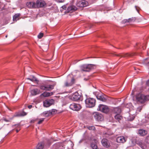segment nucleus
I'll return each instance as SVG.
<instances>
[{"label": "nucleus", "instance_id": "8fccbe9b", "mask_svg": "<svg viewBox=\"0 0 149 149\" xmlns=\"http://www.w3.org/2000/svg\"><path fill=\"white\" fill-rule=\"evenodd\" d=\"M17 125L18 126L19 125H14L13 126H16Z\"/></svg>", "mask_w": 149, "mask_h": 149}, {"label": "nucleus", "instance_id": "37998d69", "mask_svg": "<svg viewBox=\"0 0 149 149\" xmlns=\"http://www.w3.org/2000/svg\"><path fill=\"white\" fill-rule=\"evenodd\" d=\"M83 141V139H81V140L79 142V143H81V142H82Z\"/></svg>", "mask_w": 149, "mask_h": 149}, {"label": "nucleus", "instance_id": "a211bd4d", "mask_svg": "<svg viewBox=\"0 0 149 149\" xmlns=\"http://www.w3.org/2000/svg\"><path fill=\"white\" fill-rule=\"evenodd\" d=\"M26 79L30 80L32 82H34V81H38L36 78L33 75H31L29 77L26 78Z\"/></svg>", "mask_w": 149, "mask_h": 149}, {"label": "nucleus", "instance_id": "ddd939ff", "mask_svg": "<svg viewBox=\"0 0 149 149\" xmlns=\"http://www.w3.org/2000/svg\"><path fill=\"white\" fill-rule=\"evenodd\" d=\"M27 6L30 8H36V3L33 1H29L26 3Z\"/></svg>", "mask_w": 149, "mask_h": 149}, {"label": "nucleus", "instance_id": "a878e982", "mask_svg": "<svg viewBox=\"0 0 149 149\" xmlns=\"http://www.w3.org/2000/svg\"><path fill=\"white\" fill-rule=\"evenodd\" d=\"M115 119L118 121L121 120L122 118L120 114H116L114 116Z\"/></svg>", "mask_w": 149, "mask_h": 149}, {"label": "nucleus", "instance_id": "aec40b11", "mask_svg": "<svg viewBox=\"0 0 149 149\" xmlns=\"http://www.w3.org/2000/svg\"><path fill=\"white\" fill-rule=\"evenodd\" d=\"M96 97L98 100L103 102H105L107 100V98L102 95H97Z\"/></svg>", "mask_w": 149, "mask_h": 149}, {"label": "nucleus", "instance_id": "2eb2a0df", "mask_svg": "<svg viewBox=\"0 0 149 149\" xmlns=\"http://www.w3.org/2000/svg\"><path fill=\"white\" fill-rule=\"evenodd\" d=\"M40 90L38 89H34L31 91V93L32 95H35L40 93Z\"/></svg>", "mask_w": 149, "mask_h": 149}, {"label": "nucleus", "instance_id": "dca6fc26", "mask_svg": "<svg viewBox=\"0 0 149 149\" xmlns=\"http://www.w3.org/2000/svg\"><path fill=\"white\" fill-rule=\"evenodd\" d=\"M74 79L73 78L70 81H66L65 83V86L68 87L72 86L74 83Z\"/></svg>", "mask_w": 149, "mask_h": 149}, {"label": "nucleus", "instance_id": "f03ea898", "mask_svg": "<svg viewBox=\"0 0 149 149\" xmlns=\"http://www.w3.org/2000/svg\"><path fill=\"white\" fill-rule=\"evenodd\" d=\"M86 106L88 108H92L95 105V100L93 98H88L85 101Z\"/></svg>", "mask_w": 149, "mask_h": 149}, {"label": "nucleus", "instance_id": "c756f323", "mask_svg": "<svg viewBox=\"0 0 149 149\" xmlns=\"http://www.w3.org/2000/svg\"><path fill=\"white\" fill-rule=\"evenodd\" d=\"M49 92H44L40 95V96H43L44 97L49 96L50 95H49Z\"/></svg>", "mask_w": 149, "mask_h": 149}, {"label": "nucleus", "instance_id": "c03bdc74", "mask_svg": "<svg viewBox=\"0 0 149 149\" xmlns=\"http://www.w3.org/2000/svg\"><path fill=\"white\" fill-rule=\"evenodd\" d=\"M20 130V129H19V130H18V129H17V130H16V132H18Z\"/></svg>", "mask_w": 149, "mask_h": 149}, {"label": "nucleus", "instance_id": "864d4df0", "mask_svg": "<svg viewBox=\"0 0 149 149\" xmlns=\"http://www.w3.org/2000/svg\"><path fill=\"white\" fill-rule=\"evenodd\" d=\"M5 105V103H3Z\"/></svg>", "mask_w": 149, "mask_h": 149}, {"label": "nucleus", "instance_id": "79ce46f5", "mask_svg": "<svg viewBox=\"0 0 149 149\" xmlns=\"http://www.w3.org/2000/svg\"><path fill=\"white\" fill-rule=\"evenodd\" d=\"M49 95H50V96L52 95H53V92H50V93L49 92Z\"/></svg>", "mask_w": 149, "mask_h": 149}, {"label": "nucleus", "instance_id": "a19ab883", "mask_svg": "<svg viewBox=\"0 0 149 149\" xmlns=\"http://www.w3.org/2000/svg\"><path fill=\"white\" fill-rule=\"evenodd\" d=\"M32 107V105H30L28 106V108L29 109H30Z\"/></svg>", "mask_w": 149, "mask_h": 149}, {"label": "nucleus", "instance_id": "423d86ee", "mask_svg": "<svg viewBox=\"0 0 149 149\" xmlns=\"http://www.w3.org/2000/svg\"><path fill=\"white\" fill-rule=\"evenodd\" d=\"M69 107L71 109L76 111H78L81 108V106L80 104L75 103H72L71 104Z\"/></svg>", "mask_w": 149, "mask_h": 149}, {"label": "nucleus", "instance_id": "f8f14e48", "mask_svg": "<svg viewBox=\"0 0 149 149\" xmlns=\"http://www.w3.org/2000/svg\"><path fill=\"white\" fill-rule=\"evenodd\" d=\"M102 145L105 147L106 148L109 147L110 146V144L108 140L105 139H102L101 141Z\"/></svg>", "mask_w": 149, "mask_h": 149}, {"label": "nucleus", "instance_id": "6e6552de", "mask_svg": "<svg viewBox=\"0 0 149 149\" xmlns=\"http://www.w3.org/2000/svg\"><path fill=\"white\" fill-rule=\"evenodd\" d=\"M78 9V8L75 6L71 5L68 7L66 10L65 11V13H72Z\"/></svg>", "mask_w": 149, "mask_h": 149}, {"label": "nucleus", "instance_id": "e433bc0d", "mask_svg": "<svg viewBox=\"0 0 149 149\" xmlns=\"http://www.w3.org/2000/svg\"><path fill=\"white\" fill-rule=\"evenodd\" d=\"M44 120V118H42L40 119L39 121L38 122V124H41Z\"/></svg>", "mask_w": 149, "mask_h": 149}, {"label": "nucleus", "instance_id": "f257e3e1", "mask_svg": "<svg viewBox=\"0 0 149 149\" xmlns=\"http://www.w3.org/2000/svg\"><path fill=\"white\" fill-rule=\"evenodd\" d=\"M136 99L137 102L143 104L149 100V95L139 93L136 95Z\"/></svg>", "mask_w": 149, "mask_h": 149}, {"label": "nucleus", "instance_id": "c9c22d12", "mask_svg": "<svg viewBox=\"0 0 149 149\" xmlns=\"http://www.w3.org/2000/svg\"><path fill=\"white\" fill-rule=\"evenodd\" d=\"M142 106L138 107L137 108V111H139V112L142 109Z\"/></svg>", "mask_w": 149, "mask_h": 149}, {"label": "nucleus", "instance_id": "49530a36", "mask_svg": "<svg viewBox=\"0 0 149 149\" xmlns=\"http://www.w3.org/2000/svg\"><path fill=\"white\" fill-rule=\"evenodd\" d=\"M4 120L5 121H6V122H7V121H8V120H6V119H4Z\"/></svg>", "mask_w": 149, "mask_h": 149}, {"label": "nucleus", "instance_id": "7ed1b4c3", "mask_svg": "<svg viewBox=\"0 0 149 149\" xmlns=\"http://www.w3.org/2000/svg\"><path fill=\"white\" fill-rule=\"evenodd\" d=\"M81 96L78 92H76L71 95L70 98L72 100L76 101L81 99Z\"/></svg>", "mask_w": 149, "mask_h": 149}, {"label": "nucleus", "instance_id": "3c124183", "mask_svg": "<svg viewBox=\"0 0 149 149\" xmlns=\"http://www.w3.org/2000/svg\"><path fill=\"white\" fill-rule=\"evenodd\" d=\"M90 58V57L86 58H84V59H85L88 58Z\"/></svg>", "mask_w": 149, "mask_h": 149}, {"label": "nucleus", "instance_id": "2f4dec72", "mask_svg": "<svg viewBox=\"0 0 149 149\" xmlns=\"http://www.w3.org/2000/svg\"><path fill=\"white\" fill-rule=\"evenodd\" d=\"M67 6L66 5H63L62 6L61 8L60 11L62 12L63 10H65L66 9Z\"/></svg>", "mask_w": 149, "mask_h": 149}, {"label": "nucleus", "instance_id": "f3484780", "mask_svg": "<svg viewBox=\"0 0 149 149\" xmlns=\"http://www.w3.org/2000/svg\"><path fill=\"white\" fill-rule=\"evenodd\" d=\"M116 56H120L121 57H123L125 58H127L130 56L131 55L128 53L126 54H115Z\"/></svg>", "mask_w": 149, "mask_h": 149}, {"label": "nucleus", "instance_id": "412c9836", "mask_svg": "<svg viewBox=\"0 0 149 149\" xmlns=\"http://www.w3.org/2000/svg\"><path fill=\"white\" fill-rule=\"evenodd\" d=\"M41 115L45 117H48L52 114V112L50 110L44 111L42 113Z\"/></svg>", "mask_w": 149, "mask_h": 149}, {"label": "nucleus", "instance_id": "58836bf2", "mask_svg": "<svg viewBox=\"0 0 149 149\" xmlns=\"http://www.w3.org/2000/svg\"><path fill=\"white\" fill-rule=\"evenodd\" d=\"M51 112H52V114L53 113V112H55L56 111V110L53 109L52 111H51Z\"/></svg>", "mask_w": 149, "mask_h": 149}, {"label": "nucleus", "instance_id": "4468645a", "mask_svg": "<svg viewBox=\"0 0 149 149\" xmlns=\"http://www.w3.org/2000/svg\"><path fill=\"white\" fill-rule=\"evenodd\" d=\"M116 140L118 143H124L126 141V139L123 136H119L117 138Z\"/></svg>", "mask_w": 149, "mask_h": 149}, {"label": "nucleus", "instance_id": "cd10ccee", "mask_svg": "<svg viewBox=\"0 0 149 149\" xmlns=\"http://www.w3.org/2000/svg\"><path fill=\"white\" fill-rule=\"evenodd\" d=\"M43 148V144L42 143H38L37 146V149H42Z\"/></svg>", "mask_w": 149, "mask_h": 149}, {"label": "nucleus", "instance_id": "5701e85b", "mask_svg": "<svg viewBox=\"0 0 149 149\" xmlns=\"http://www.w3.org/2000/svg\"><path fill=\"white\" fill-rule=\"evenodd\" d=\"M135 20V17H132L131 18H130L128 19H125L123 21V23H125L126 22H132L134 21Z\"/></svg>", "mask_w": 149, "mask_h": 149}, {"label": "nucleus", "instance_id": "39448f33", "mask_svg": "<svg viewBox=\"0 0 149 149\" xmlns=\"http://www.w3.org/2000/svg\"><path fill=\"white\" fill-rule=\"evenodd\" d=\"M97 110L105 113H107L109 111V109L108 107L102 104H100L98 106Z\"/></svg>", "mask_w": 149, "mask_h": 149}, {"label": "nucleus", "instance_id": "ea45409f", "mask_svg": "<svg viewBox=\"0 0 149 149\" xmlns=\"http://www.w3.org/2000/svg\"><path fill=\"white\" fill-rule=\"evenodd\" d=\"M146 84L149 86V79L146 82Z\"/></svg>", "mask_w": 149, "mask_h": 149}, {"label": "nucleus", "instance_id": "6ab92c4d", "mask_svg": "<svg viewBox=\"0 0 149 149\" xmlns=\"http://www.w3.org/2000/svg\"><path fill=\"white\" fill-rule=\"evenodd\" d=\"M90 68L91 66H81V68L84 71L88 72L89 71Z\"/></svg>", "mask_w": 149, "mask_h": 149}, {"label": "nucleus", "instance_id": "9d476101", "mask_svg": "<svg viewBox=\"0 0 149 149\" xmlns=\"http://www.w3.org/2000/svg\"><path fill=\"white\" fill-rule=\"evenodd\" d=\"M76 5L77 7L79 8L84 7L88 5V3L87 1L83 0L78 2L77 3Z\"/></svg>", "mask_w": 149, "mask_h": 149}, {"label": "nucleus", "instance_id": "09e8293b", "mask_svg": "<svg viewBox=\"0 0 149 149\" xmlns=\"http://www.w3.org/2000/svg\"><path fill=\"white\" fill-rule=\"evenodd\" d=\"M143 64H149V62H148L147 64L144 63H143Z\"/></svg>", "mask_w": 149, "mask_h": 149}, {"label": "nucleus", "instance_id": "1a4fd4ad", "mask_svg": "<svg viewBox=\"0 0 149 149\" xmlns=\"http://www.w3.org/2000/svg\"><path fill=\"white\" fill-rule=\"evenodd\" d=\"M36 4V8L43 7L46 5L45 1L42 0H37Z\"/></svg>", "mask_w": 149, "mask_h": 149}, {"label": "nucleus", "instance_id": "b1692460", "mask_svg": "<svg viewBox=\"0 0 149 149\" xmlns=\"http://www.w3.org/2000/svg\"><path fill=\"white\" fill-rule=\"evenodd\" d=\"M139 134L141 136H144L147 133V131L143 129H140L139 131Z\"/></svg>", "mask_w": 149, "mask_h": 149}, {"label": "nucleus", "instance_id": "bb28decb", "mask_svg": "<svg viewBox=\"0 0 149 149\" xmlns=\"http://www.w3.org/2000/svg\"><path fill=\"white\" fill-rule=\"evenodd\" d=\"M20 15L19 14H15L14 16H13V20L14 21L16 22L17 20L19 19V17Z\"/></svg>", "mask_w": 149, "mask_h": 149}, {"label": "nucleus", "instance_id": "4c0bfd02", "mask_svg": "<svg viewBox=\"0 0 149 149\" xmlns=\"http://www.w3.org/2000/svg\"><path fill=\"white\" fill-rule=\"evenodd\" d=\"M65 0H57V1L59 3H62L64 2Z\"/></svg>", "mask_w": 149, "mask_h": 149}, {"label": "nucleus", "instance_id": "de8ad7c7", "mask_svg": "<svg viewBox=\"0 0 149 149\" xmlns=\"http://www.w3.org/2000/svg\"><path fill=\"white\" fill-rule=\"evenodd\" d=\"M88 65H93V64H88Z\"/></svg>", "mask_w": 149, "mask_h": 149}, {"label": "nucleus", "instance_id": "0eeeda50", "mask_svg": "<svg viewBox=\"0 0 149 149\" xmlns=\"http://www.w3.org/2000/svg\"><path fill=\"white\" fill-rule=\"evenodd\" d=\"M93 116L95 119L98 121H102L103 120V117L101 113L95 112L93 114Z\"/></svg>", "mask_w": 149, "mask_h": 149}, {"label": "nucleus", "instance_id": "473e14b6", "mask_svg": "<svg viewBox=\"0 0 149 149\" xmlns=\"http://www.w3.org/2000/svg\"><path fill=\"white\" fill-rule=\"evenodd\" d=\"M145 141L147 143L149 144V136L146 137L145 139Z\"/></svg>", "mask_w": 149, "mask_h": 149}, {"label": "nucleus", "instance_id": "72a5a7b5", "mask_svg": "<svg viewBox=\"0 0 149 149\" xmlns=\"http://www.w3.org/2000/svg\"><path fill=\"white\" fill-rule=\"evenodd\" d=\"M88 128L89 130H94L95 129V127L94 126H88Z\"/></svg>", "mask_w": 149, "mask_h": 149}, {"label": "nucleus", "instance_id": "f704fd0d", "mask_svg": "<svg viewBox=\"0 0 149 149\" xmlns=\"http://www.w3.org/2000/svg\"><path fill=\"white\" fill-rule=\"evenodd\" d=\"M43 33H39V35H38V37L39 38H41L43 36Z\"/></svg>", "mask_w": 149, "mask_h": 149}, {"label": "nucleus", "instance_id": "20e7f679", "mask_svg": "<svg viewBox=\"0 0 149 149\" xmlns=\"http://www.w3.org/2000/svg\"><path fill=\"white\" fill-rule=\"evenodd\" d=\"M54 101L53 99H47L43 101V106L45 107H48L54 104Z\"/></svg>", "mask_w": 149, "mask_h": 149}, {"label": "nucleus", "instance_id": "7c9ffc66", "mask_svg": "<svg viewBox=\"0 0 149 149\" xmlns=\"http://www.w3.org/2000/svg\"><path fill=\"white\" fill-rule=\"evenodd\" d=\"M135 118V116L134 115H132L130 116V117L128 118V120H129L132 121Z\"/></svg>", "mask_w": 149, "mask_h": 149}, {"label": "nucleus", "instance_id": "a18cd8bd", "mask_svg": "<svg viewBox=\"0 0 149 149\" xmlns=\"http://www.w3.org/2000/svg\"><path fill=\"white\" fill-rule=\"evenodd\" d=\"M34 120H32L30 122L31 123H34Z\"/></svg>", "mask_w": 149, "mask_h": 149}, {"label": "nucleus", "instance_id": "9b49d317", "mask_svg": "<svg viewBox=\"0 0 149 149\" xmlns=\"http://www.w3.org/2000/svg\"><path fill=\"white\" fill-rule=\"evenodd\" d=\"M40 88L42 90L46 91H50L54 88V86L50 85L46 86L41 85L40 86Z\"/></svg>", "mask_w": 149, "mask_h": 149}, {"label": "nucleus", "instance_id": "393cba45", "mask_svg": "<svg viewBox=\"0 0 149 149\" xmlns=\"http://www.w3.org/2000/svg\"><path fill=\"white\" fill-rule=\"evenodd\" d=\"M27 114V113L24 111L22 112L18 113L14 116H15L16 117H19L24 116L26 115Z\"/></svg>", "mask_w": 149, "mask_h": 149}, {"label": "nucleus", "instance_id": "4be33fe9", "mask_svg": "<svg viewBox=\"0 0 149 149\" xmlns=\"http://www.w3.org/2000/svg\"><path fill=\"white\" fill-rule=\"evenodd\" d=\"M113 111L115 114H120L121 112V109L118 107H116L113 108Z\"/></svg>", "mask_w": 149, "mask_h": 149}, {"label": "nucleus", "instance_id": "603ef678", "mask_svg": "<svg viewBox=\"0 0 149 149\" xmlns=\"http://www.w3.org/2000/svg\"><path fill=\"white\" fill-rule=\"evenodd\" d=\"M95 142H96H96H97V141L96 140H95Z\"/></svg>", "mask_w": 149, "mask_h": 149}, {"label": "nucleus", "instance_id": "c85d7f7f", "mask_svg": "<svg viewBox=\"0 0 149 149\" xmlns=\"http://www.w3.org/2000/svg\"><path fill=\"white\" fill-rule=\"evenodd\" d=\"M91 146L93 149H98L96 143H91Z\"/></svg>", "mask_w": 149, "mask_h": 149}]
</instances>
